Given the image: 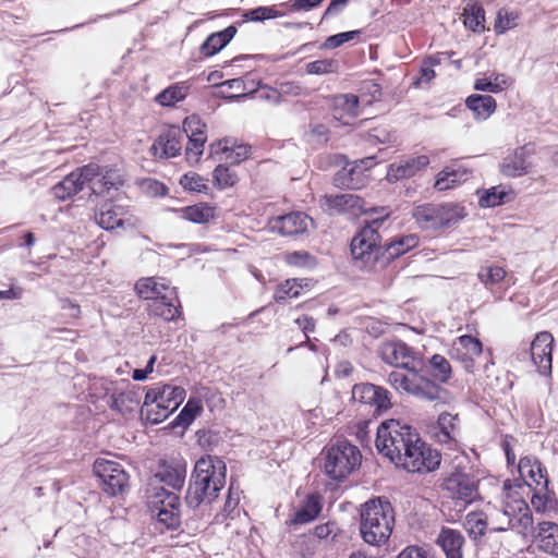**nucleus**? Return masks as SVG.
I'll return each instance as SVG.
<instances>
[{
  "instance_id": "1",
  "label": "nucleus",
  "mask_w": 558,
  "mask_h": 558,
  "mask_svg": "<svg viewBox=\"0 0 558 558\" xmlns=\"http://www.w3.org/2000/svg\"><path fill=\"white\" fill-rule=\"evenodd\" d=\"M418 433L398 420L384 421L377 428L376 448L397 466L418 472Z\"/></svg>"
},
{
  "instance_id": "2",
  "label": "nucleus",
  "mask_w": 558,
  "mask_h": 558,
  "mask_svg": "<svg viewBox=\"0 0 558 558\" xmlns=\"http://www.w3.org/2000/svg\"><path fill=\"white\" fill-rule=\"evenodd\" d=\"M390 216L388 207L371 216L361 230L353 236L350 245L354 266L362 271L379 274L388 266L379 227Z\"/></svg>"
},
{
  "instance_id": "3",
  "label": "nucleus",
  "mask_w": 558,
  "mask_h": 558,
  "mask_svg": "<svg viewBox=\"0 0 558 558\" xmlns=\"http://www.w3.org/2000/svg\"><path fill=\"white\" fill-rule=\"evenodd\" d=\"M227 466L216 456H206L195 463L185 500L189 507L197 508L204 502H211L226 484Z\"/></svg>"
},
{
  "instance_id": "4",
  "label": "nucleus",
  "mask_w": 558,
  "mask_h": 558,
  "mask_svg": "<svg viewBox=\"0 0 558 558\" xmlns=\"http://www.w3.org/2000/svg\"><path fill=\"white\" fill-rule=\"evenodd\" d=\"M395 526V511L389 500L377 497L367 500L361 510L360 533L362 539L372 546L388 542Z\"/></svg>"
},
{
  "instance_id": "5",
  "label": "nucleus",
  "mask_w": 558,
  "mask_h": 558,
  "mask_svg": "<svg viewBox=\"0 0 558 558\" xmlns=\"http://www.w3.org/2000/svg\"><path fill=\"white\" fill-rule=\"evenodd\" d=\"M512 484L509 480L504 483L505 500L501 510L490 515L492 532H505L514 530L519 534L526 535L533 527V518L525 500L512 493Z\"/></svg>"
},
{
  "instance_id": "6",
  "label": "nucleus",
  "mask_w": 558,
  "mask_h": 558,
  "mask_svg": "<svg viewBox=\"0 0 558 558\" xmlns=\"http://www.w3.org/2000/svg\"><path fill=\"white\" fill-rule=\"evenodd\" d=\"M184 398L185 390L180 386L154 384L146 390L141 416L150 424H159L179 408Z\"/></svg>"
},
{
  "instance_id": "7",
  "label": "nucleus",
  "mask_w": 558,
  "mask_h": 558,
  "mask_svg": "<svg viewBox=\"0 0 558 558\" xmlns=\"http://www.w3.org/2000/svg\"><path fill=\"white\" fill-rule=\"evenodd\" d=\"M359 448L347 440L338 441L327 449L324 458V472L335 482H342L361 464Z\"/></svg>"
},
{
  "instance_id": "8",
  "label": "nucleus",
  "mask_w": 558,
  "mask_h": 558,
  "mask_svg": "<svg viewBox=\"0 0 558 558\" xmlns=\"http://www.w3.org/2000/svg\"><path fill=\"white\" fill-rule=\"evenodd\" d=\"M78 168L83 186L87 185L94 195L108 194L123 184L122 174L116 167L89 162Z\"/></svg>"
},
{
  "instance_id": "9",
  "label": "nucleus",
  "mask_w": 558,
  "mask_h": 558,
  "mask_svg": "<svg viewBox=\"0 0 558 558\" xmlns=\"http://www.w3.org/2000/svg\"><path fill=\"white\" fill-rule=\"evenodd\" d=\"M464 217V207L457 204L424 205L421 206V231L448 228Z\"/></svg>"
},
{
  "instance_id": "10",
  "label": "nucleus",
  "mask_w": 558,
  "mask_h": 558,
  "mask_svg": "<svg viewBox=\"0 0 558 558\" xmlns=\"http://www.w3.org/2000/svg\"><path fill=\"white\" fill-rule=\"evenodd\" d=\"M93 469L108 495L118 496L128 488L129 475L120 463L99 458Z\"/></svg>"
},
{
  "instance_id": "11",
  "label": "nucleus",
  "mask_w": 558,
  "mask_h": 558,
  "mask_svg": "<svg viewBox=\"0 0 558 558\" xmlns=\"http://www.w3.org/2000/svg\"><path fill=\"white\" fill-rule=\"evenodd\" d=\"M352 399L373 409L374 415H381L391 409V393L381 386L369 383L356 384L352 388Z\"/></svg>"
},
{
  "instance_id": "12",
  "label": "nucleus",
  "mask_w": 558,
  "mask_h": 558,
  "mask_svg": "<svg viewBox=\"0 0 558 558\" xmlns=\"http://www.w3.org/2000/svg\"><path fill=\"white\" fill-rule=\"evenodd\" d=\"M375 157L347 162L333 177L337 187L359 190L368 181L367 171L375 165Z\"/></svg>"
},
{
  "instance_id": "13",
  "label": "nucleus",
  "mask_w": 558,
  "mask_h": 558,
  "mask_svg": "<svg viewBox=\"0 0 558 558\" xmlns=\"http://www.w3.org/2000/svg\"><path fill=\"white\" fill-rule=\"evenodd\" d=\"M442 489L447 490L452 499L470 505L481 498L478 482L464 472H453L444 478Z\"/></svg>"
},
{
  "instance_id": "14",
  "label": "nucleus",
  "mask_w": 558,
  "mask_h": 558,
  "mask_svg": "<svg viewBox=\"0 0 558 558\" xmlns=\"http://www.w3.org/2000/svg\"><path fill=\"white\" fill-rule=\"evenodd\" d=\"M323 202L330 214H366L371 217L380 211V207H367L363 198L351 193L325 195Z\"/></svg>"
},
{
  "instance_id": "15",
  "label": "nucleus",
  "mask_w": 558,
  "mask_h": 558,
  "mask_svg": "<svg viewBox=\"0 0 558 558\" xmlns=\"http://www.w3.org/2000/svg\"><path fill=\"white\" fill-rule=\"evenodd\" d=\"M182 134L189 138L185 147L187 160L190 162H197L203 155L204 145L207 140L206 124L202 122L198 116L192 114L185 118Z\"/></svg>"
},
{
  "instance_id": "16",
  "label": "nucleus",
  "mask_w": 558,
  "mask_h": 558,
  "mask_svg": "<svg viewBox=\"0 0 558 558\" xmlns=\"http://www.w3.org/2000/svg\"><path fill=\"white\" fill-rule=\"evenodd\" d=\"M102 387L106 395L110 396L109 408L112 411L121 415H126L138 408L141 403V396L135 387L126 386L125 388H120L112 381H105Z\"/></svg>"
},
{
  "instance_id": "17",
  "label": "nucleus",
  "mask_w": 558,
  "mask_h": 558,
  "mask_svg": "<svg viewBox=\"0 0 558 558\" xmlns=\"http://www.w3.org/2000/svg\"><path fill=\"white\" fill-rule=\"evenodd\" d=\"M186 477V462L182 458L166 459L159 462L158 469L149 483H165L174 490H181Z\"/></svg>"
},
{
  "instance_id": "18",
  "label": "nucleus",
  "mask_w": 558,
  "mask_h": 558,
  "mask_svg": "<svg viewBox=\"0 0 558 558\" xmlns=\"http://www.w3.org/2000/svg\"><path fill=\"white\" fill-rule=\"evenodd\" d=\"M482 342L472 336L457 338L451 348V357L461 362L468 373H473L475 361L482 355Z\"/></svg>"
},
{
  "instance_id": "19",
  "label": "nucleus",
  "mask_w": 558,
  "mask_h": 558,
  "mask_svg": "<svg viewBox=\"0 0 558 558\" xmlns=\"http://www.w3.org/2000/svg\"><path fill=\"white\" fill-rule=\"evenodd\" d=\"M554 337L548 331L538 332L531 343V359L537 371L542 375H550L551 373V351Z\"/></svg>"
},
{
  "instance_id": "20",
  "label": "nucleus",
  "mask_w": 558,
  "mask_h": 558,
  "mask_svg": "<svg viewBox=\"0 0 558 558\" xmlns=\"http://www.w3.org/2000/svg\"><path fill=\"white\" fill-rule=\"evenodd\" d=\"M135 290L140 298L151 302L161 299L175 300V288L162 277L142 278L135 283Z\"/></svg>"
},
{
  "instance_id": "21",
  "label": "nucleus",
  "mask_w": 558,
  "mask_h": 558,
  "mask_svg": "<svg viewBox=\"0 0 558 558\" xmlns=\"http://www.w3.org/2000/svg\"><path fill=\"white\" fill-rule=\"evenodd\" d=\"M388 383L399 392L417 396L418 395V369L416 361L403 363V367L396 368L388 375Z\"/></svg>"
},
{
  "instance_id": "22",
  "label": "nucleus",
  "mask_w": 558,
  "mask_h": 558,
  "mask_svg": "<svg viewBox=\"0 0 558 558\" xmlns=\"http://www.w3.org/2000/svg\"><path fill=\"white\" fill-rule=\"evenodd\" d=\"M518 471L521 480L530 488L548 486L547 471L535 456L521 457L518 462Z\"/></svg>"
},
{
  "instance_id": "23",
  "label": "nucleus",
  "mask_w": 558,
  "mask_h": 558,
  "mask_svg": "<svg viewBox=\"0 0 558 558\" xmlns=\"http://www.w3.org/2000/svg\"><path fill=\"white\" fill-rule=\"evenodd\" d=\"M533 154L530 145L521 146L507 155L500 165L504 175L510 178L522 177L529 173L532 168L530 157Z\"/></svg>"
},
{
  "instance_id": "24",
  "label": "nucleus",
  "mask_w": 558,
  "mask_h": 558,
  "mask_svg": "<svg viewBox=\"0 0 558 558\" xmlns=\"http://www.w3.org/2000/svg\"><path fill=\"white\" fill-rule=\"evenodd\" d=\"M128 215L125 207L113 203H105L97 208L95 220L100 228L112 231L117 228H124L125 223H129Z\"/></svg>"
},
{
  "instance_id": "25",
  "label": "nucleus",
  "mask_w": 558,
  "mask_h": 558,
  "mask_svg": "<svg viewBox=\"0 0 558 558\" xmlns=\"http://www.w3.org/2000/svg\"><path fill=\"white\" fill-rule=\"evenodd\" d=\"M310 225H313V219L301 211L279 216L270 221L271 229L282 235L303 233L307 230Z\"/></svg>"
},
{
  "instance_id": "26",
  "label": "nucleus",
  "mask_w": 558,
  "mask_h": 558,
  "mask_svg": "<svg viewBox=\"0 0 558 558\" xmlns=\"http://www.w3.org/2000/svg\"><path fill=\"white\" fill-rule=\"evenodd\" d=\"M183 134L179 128H170L161 133L154 142L151 150L155 157L172 158L180 154L182 149Z\"/></svg>"
},
{
  "instance_id": "27",
  "label": "nucleus",
  "mask_w": 558,
  "mask_h": 558,
  "mask_svg": "<svg viewBox=\"0 0 558 558\" xmlns=\"http://www.w3.org/2000/svg\"><path fill=\"white\" fill-rule=\"evenodd\" d=\"M436 544L442 549L446 558H463L465 538L458 530L442 527L436 538Z\"/></svg>"
},
{
  "instance_id": "28",
  "label": "nucleus",
  "mask_w": 558,
  "mask_h": 558,
  "mask_svg": "<svg viewBox=\"0 0 558 558\" xmlns=\"http://www.w3.org/2000/svg\"><path fill=\"white\" fill-rule=\"evenodd\" d=\"M471 178V173L462 166L452 165L441 170L436 178L434 187L437 191H447L466 182Z\"/></svg>"
},
{
  "instance_id": "29",
  "label": "nucleus",
  "mask_w": 558,
  "mask_h": 558,
  "mask_svg": "<svg viewBox=\"0 0 558 558\" xmlns=\"http://www.w3.org/2000/svg\"><path fill=\"white\" fill-rule=\"evenodd\" d=\"M83 190V181L80 168L69 173L63 180L54 184L50 193L59 201H66L78 194Z\"/></svg>"
},
{
  "instance_id": "30",
  "label": "nucleus",
  "mask_w": 558,
  "mask_h": 558,
  "mask_svg": "<svg viewBox=\"0 0 558 558\" xmlns=\"http://www.w3.org/2000/svg\"><path fill=\"white\" fill-rule=\"evenodd\" d=\"M359 113V97L353 94L341 95L336 98L332 117L344 125L352 123Z\"/></svg>"
},
{
  "instance_id": "31",
  "label": "nucleus",
  "mask_w": 558,
  "mask_h": 558,
  "mask_svg": "<svg viewBox=\"0 0 558 558\" xmlns=\"http://www.w3.org/2000/svg\"><path fill=\"white\" fill-rule=\"evenodd\" d=\"M238 29L230 25L222 31L210 34L201 46V52L205 57H213L222 50L235 36Z\"/></svg>"
},
{
  "instance_id": "32",
  "label": "nucleus",
  "mask_w": 558,
  "mask_h": 558,
  "mask_svg": "<svg viewBox=\"0 0 558 558\" xmlns=\"http://www.w3.org/2000/svg\"><path fill=\"white\" fill-rule=\"evenodd\" d=\"M533 490L531 505L534 511L550 519L555 518L557 514V500L554 493L548 489V486L544 489L539 486L533 488Z\"/></svg>"
},
{
  "instance_id": "33",
  "label": "nucleus",
  "mask_w": 558,
  "mask_h": 558,
  "mask_svg": "<svg viewBox=\"0 0 558 558\" xmlns=\"http://www.w3.org/2000/svg\"><path fill=\"white\" fill-rule=\"evenodd\" d=\"M229 140L218 141L216 143L210 144L209 150L210 155H217L219 153L225 155V159L230 161L231 163H240L241 161L247 159L251 155V147L248 145H234L233 147H229Z\"/></svg>"
},
{
  "instance_id": "34",
  "label": "nucleus",
  "mask_w": 558,
  "mask_h": 558,
  "mask_svg": "<svg viewBox=\"0 0 558 558\" xmlns=\"http://www.w3.org/2000/svg\"><path fill=\"white\" fill-rule=\"evenodd\" d=\"M191 83L182 81L174 83L156 95L155 101L162 107H171L184 100L191 90Z\"/></svg>"
},
{
  "instance_id": "35",
  "label": "nucleus",
  "mask_w": 558,
  "mask_h": 558,
  "mask_svg": "<svg viewBox=\"0 0 558 558\" xmlns=\"http://www.w3.org/2000/svg\"><path fill=\"white\" fill-rule=\"evenodd\" d=\"M465 106L477 120L488 119L497 108L495 98L489 95H470L465 100Z\"/></svg>"
},
{
  "instance_id": "36",
  "label": "nucleus",
  "mask_w": 558,
  "mask_h": 558,
  "mask_svg": "<svg viewBox=\"0 0 558 558\" xmlns=\"http://www.w3.org/2000/svg\"><path fill=\"white\" fill-rule=\"evenodd\" d=\"M167 505L169 509H157L150 512L157 519V522L168 530H174L180 525V498L179 496H168Z\"/></svg>"
},
{
  "instance_id": "37",
  "label": "nucleus",
  "mask_w": 558,
  "mask_h": 558,
  "mask_svg": "<svg viewBox=\"0 0 558 558\" xmlns=\"http://www.w3.org/2000/svg\"><path fill=\"white\" fill-rule=\"evenodd\" d=\"M148 314L159 317L166 322H173L180 317V301L175 293V300L161 299L150 302L147 307Z\"/></svg>"
},
{
  "instance_id": "38",
  "label": "nucleus",
  "mask_w": 558,
  "mask_h": 558,
  "mask_svg": "<svg viewBox=\"0 0 558 558\" xmlns=\"http://www.w3.org/2000/svg\"><path fill=\"white\" fill-rule=\"evenodd\" d=\"M538 546L542 550L558 556V525L551 521L538 523Z\"/></svg>"
},
{
  "instance_id": "39",
  "label": "nucleus",
  "mask_w": 558,
  "mask_h": 558,
  "mask_svg": "<svg viewBox=\"0 0 558 558\" xmlns=\"http://www.w3.org/2000/svg\"><path fill=\"white\" fill-rule=\"evenodd\" d=\"M383 360L391 365H395L397 368L403 367V363H410L411 361H407L410 355V349L404 342L401 341H390L386 342L380 350Z\"/></svg>"
},
{
  "instance_id": "40",
  "label": "nucleus",
  "mask_w": 558,
  "mask_h": 558,
  "mask_svg": "<svg viewBox=\"0 0 558 558\" xmlns=\"http://www.w3.org/2000/svg\"><path fill=\"white\" fill-rule=\"evenodd\" d=\"M322 511V498L317 494H311L306 497L303 505L291 519L293 524H306L314 521Z\"/></svg>"
},
{
  "instance_id": "41",
  "label": "nucleus",
  "mask_w": 558,
  "mask_h": 558,
  "mask_svg": "<svg viewBox=\"0 0 558 558\" xmlns=\"http://www.w3.org/2000/svg\"><path fill=\"white\" fill-rule=\"evenodd\" d=\"M513 84V80L505 73L493 72L489 76L474 81V89L487 93H500Z\"/></svg>"
},
{
  "instance_id": "42",
  "label": "nucleus",
  "mask_w": 558,
  "mask_h": 558,
  "mask_svg": "<svg viewBox=\"0 0 558 558\" xmlns=\"http://www.w3.org/2000/svg\"><path fill=\"white\" fill-rule=\"evenodd\" d=\"M418 244V238L414 234L400 235L384 245L385 257L388 265L397 257L405 254Z\"/></svg>"
},
{
  "instance_id": "43",
  "label": "nucleus",
  "mask_w": 558,
  "mask_h": 558,
  "mask_svg": "<svg viewBox=\"0 0 558 558\" xmlns=\"http://www.w3.org/2000/svg\"><path fill=\"white\" fill-rule=\"evenodd\" d=\"M178 496L173 492H168L162 486L148 483L146 487V504L150 512H156L157 509H169L166 497Z\"/></svg>"
},
{
  "instance_id": "44",
  "label": "nucleus",
  "mask_w": 558,
  "mask_h": 558,
  "mask_svg": "<svg viewBox=\"0 0 558 558\" xmlns=\"http://www.w3.org/2000/svg\"><path fill=\"white\" fill-rule=\"evenodd\" d=\"M428 374L438 384H446L451 378L452 369L449 361L440 355L434 354L428 361Z\"/></svg>"
},
{
  "instance_id": "45",
  "label": "nucleus",
  "mask_w": 558,
  "mask_h": 558,
  "mask_svg": "<svg viewBox=\"0 0 558 558\" xmlns=\"http://www.w3.org/2000/svg\"><path fill=\"white\" fill-rule=\"evenodd\" d=\"M180 217L194 223H206L214 218V208L199 203L178 210Z\"/></svg>"
},
{
  "instance_id": "46",
  "label": "nucleus",
  "mask_w": 558,
  "mask_h": 558,
  "mask_svg": "<svg viewBox=\"0 0 558 558\" xmlns=\"http://www.w3.org/2000/svg\"><path fill=\"white\" fill-rule=\"evenodd\" d=\"M488 524L487 517L481 511H472L465 515L464 527L473 539L482 537Z\"/></svg>"
},
{
  "instance_id": "47",
  "label": "nucleus",
  "mask_w": 558,
  "mask_h": 558,
  "mask_svg": "<svg viewBox=\"0 0 558 558\" xmlns=\"http://www.w3.org/2000/svg\"><path fill=\"white\" fill-rule=\"evenodd\" d=\"M418 171V161L414 158L400 163H391L387 171V180L396 182L413 177Z\"/></svg>"
},
{
  "instance_id": "48",
  "label": "nucleus",
  "mask_w": 558,
  "mask_h": 558,
  "mask_svg": "<svg viewBox=\"0 0 558 558\" xmlns=\"http://www.w3.org/2000/svg\"><path fill=\"white\" fill-rule=\"evenodd\" d=\"M301 290L302 284L298 279H288L277 287L274 293V300L277 303H286L290 299L299 298Z\"/></svg>"
},
{
  "instance_id": "49",
  "label": "nucleus",
  "mask_w": 558,
  "mask_h": 558,
  "mask_svg": "<svg viewBox=\"0 0 558 558\" xmlns=\"http://www.w3.org/2000/svg\"><path fill=\"white\" fill-rule=\"evenodd\" d=\"M464 25L473 32L484 29L485 12L482 7L469 4L464 8Z\"/></svg>"
},
{
  "instance_id": "50",
  "label": "nucleus",
  "mask_w": 558,
  "mask_h": 558,
  "mask_svg": "<svg viewBox=\"0 0 558 558\" xmlns=\"http://www.w3.org/2000/svg\"><path fill=\"white\" fill-rule=\"evenodd\" d=\"M203 411L198 399H190L174 420L177 426H189Z\"/></svg>"
},
{
  "instance_id": "51",
  "label": "nucleus",
  "mask_w": 558,
  "mask_h": 558,
  "mask_svg": "<svg viewBox=\"0 0 558 558\" xmlns=\"http://www.w3.org/2000/svg\"><path fill=\"white\" fill-rule=\"evenodd\" d=\"M441 463V453L439 450L421 442V472H433L439 468Z\"/></svg>"
},
{
  "instance_id": "52",
  "label": "nucleus",
  "mask_w": 558,
  "mask_h": 558,
  "mask_svg": "<svg viewBox=\"0 0 558 558\" xmlns=\"http://www.w3.org/2000/svg\"><path fill=\"white\" fill-rule=\"evenodd\" d=\"M477 277L486 288L492 290L505 279L506 270L500 266H486L478 270Z\"/></svg>"
},
{
  "instance_id": "53",
  "label": "nucleus",
  "mask_w": 558,
  "mask_h": 558,
  "mask_svg": "<svg viewBox=\"0 0 558 558\" xmlns=\"http://www.w3.org/2000/svg\"><path fill=\"white\" fill-rule=\"evenodd\" d=\"M281 15L282 14L279 13L275 7H257L255 9L244 11L242 17L244 21L264 22Z\"/></svg>"
},
{
  "instance_id": "54",
  "label": "nucleus",
  "mask_w": 558,
  "mask_h": 558,
  "mask_svg": "<svg viewBox=\"0 0 558 558\" xmlns=\"http://www.w3.org/2000/svg\"><path fill=\"white\" fill-rule=\"evenodd\" d=\"M362 32L361 31H349L343 33H338L336 35H331L325 39V41L322 45L323 49H336L341 47L342 45L359 40L361 37Z\"/></svg>"
},
{
  "instance_id": "55",
  "label": "nucleus",
  "mask_w": 558,
  "mask_h": 558,
  "mask_svg": "<svg viewBox=\"0 0 558 558\" xmlns=\"http://www.w3.org/2000/svg\"><path fill=\"white\" fill-rule=\"evenodd\" d=\"M369 143L396 145L399 142L398 134L388 126L374 128L368 134Z\"/></svg>"
},
{
  "instance_id": "56",
  "label": "nucleus",
  "mask_w": 558,
  "mask_h": 558,
  "mask_svg": "<svg viewBox=\"0 0 558 558\" xmlns=\"http://www.w3.org/2000/svg\"><path fill=\"white\" fill-rule=\"evenodd\" d=\"M338 66V61L333 59L315 60L306 64V73L311 75L330 74L337 72Z\"/></svg>"
},
{
  "instance_id": "57",
  "label": "nucleus",
  "mask_w": 558,
  "mask_h": 558,
  "mask_svg": "<svg viewBox=\"0 0 558 558\" xmlns=\"http://www.w3.org/2000/svg\"><path fill=\"white\" fill-rule=\"evenodd\" d=\"M180 184L184 190L191 192H207V180L196 172H187L180 179Z\"/></svg>"
},
{
  "instance_id": "58",
  "label": "nucleus",
  "mask_w": 558,
  "mask_h": 558,
  "mask_svg": "<svg viewBox=\"0 0 558 558\" xmlns=\"http://www.w3.org/2000/svg\"><path fill=\"white\" fill-rule=\"evenodd\" d=\"M214 181L219 189H227L235 184L236 175L228 167L218 165L214 170Z\"/></svg>"
},
{
  "instance_id": "59",
  "label": "nucleus",
  "mask_w": 558,
  "mask_h": 558,
  "mask_svg": "<svg viewBox=\"0 0 558 558\" xmlns=\"http://www.w3.org/2000/svg\"><path fill=\"white\" fill-rule=\"evenodd\" d=\"M507 197V193L497 187L494 186L487 191L484 192V194L480 197V206L487 208V207H495L504 203V199Z\"/></svg>"
},
{
  "instance_id": "60",
  "label": "nucleus",
  "mask_w": 558,
  "mask_h": 558,
  "mask_svg": "<svg viewBox=\"0 0 558 558\" xmlns=\"http://www.w3.org/2000/svg\"><path fill=\"white\" fill-rule=\"evenodd\" d=\"M518 19L519 15L515 12L500 11L495 23V31L497 33H505L515 27Z\"/></svg>"
},
{
  "instance_id": "61",
  "label": "nucleus",
  "mask_w": 558,
  "mask_h": 558,
  "mask_svg": "<svg viewBox=\"0 0 558 558\" xmlns=\"http://www.w3.org/2000/svg\"><path fill=\"white\" fill-rule=\"evenodd\" d=\"M240 502V492L238 488L233 487V484L230 485L228 490V496L223 505V515L226 518H234L235 512L238 511Z\"/></svg>"
},
{
  "instance_id": "62",
  "label": "nucleus",
  "mask_w": 558,
  "mask_h": 558,
  "mask_svg": "<svg viewBox=\"0 0 558 558\" xmlns=\"http://www.w3.org/2000/svg\"><path fill=\"white\" fill-rule=\"evenodd\" d=\"M456 420L457 416H453L449 413H441L438 417V426L441 433V438H439L440 441L447 442L449 441L451 437V432L456 427Z\"/></svg>"
},
{
  "instance_id": "63",
  "label": "nucleus",
  "mask_w": 558,
  "mask_h": 558,
  "mask_svg": "<svg viewBox=\"0 0 558 558\" xmlns=\"http://www.w3.org/2000/svg\"><path fill=\"white\" fill-rule=\"evenodd\" d=\"M220 88L227 87L229 89L235 90L238 94L234 95H223V98L227 99H238L245 96V84L242 78H231L227 80L220 84H218Z\"/></svg>"
},
{
  "instance_id": "64",
  "label": "nucleus",
  "mask_w": 558,
  "mask_h": 558,
  "mask_svg": "<svg viewBox=\"0 0 558 558\" xmlns=\"http://www.w3.org/2000/svg\"><path fill=\"white\" fill-rule=\"evenodd\" d=\"M325 0H290L286 5L294 12H307L319 7Z\"/></svg>"
}]
</instances>
